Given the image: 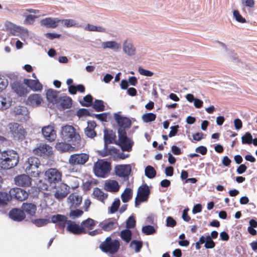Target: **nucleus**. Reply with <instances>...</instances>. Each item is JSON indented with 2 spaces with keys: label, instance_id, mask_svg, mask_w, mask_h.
<instances>
[{
  "label": "nucleus",
  "instance_id": "obj_1",
  "mask_svg": "<svg viewBox=\"0 0 257 257\" xmlns=\"http://www.w3.org/2000/svg\"><path fill=\"white\" fill-rule=\"evenodd\" d=\"M19 157L14 150H7L0 153V167L5 170L10 169L19 163Z\"/></svg>",
  "mask_w": 257,
  "mask_h": 257
},
{
  "label": "nucleus",
  "instance_id": "obj_2",
  "mask_svg": "<svg viewBox=\"0 0 257 257\" xmlns=\"http://www.w3.org/2000/svg\"><path fill=\"white\" fill-rule=\"evenodd\" d=\"M115 137V135L112 130L106 129L104 130V148L103 150L98 151L99 155L104 157L108 155L117 154L118 151L117 149L113 147L109 149L108 148V144H112Z\"/></svg>",
  "mask_w": 257,
  "mask_h": 257
},
{
  "label": "nucleus",
  "instance_id": "obj_3",
  "mask_svg": "<svg viewBox=\"0 0 257 257\" xmlns=\"http://www.w3.org/2000/svg\"><path fill=\"white\" fill-rule=\"evenodd\" d=\"M61 137L65 141L71 142L74 145L79 143L80 138L79 135L76 133L75 128L69 125L62 127Z\"/></svg>",
  "mask_w": 257,
  "mask_h": 257
},
{
  "label": "nucleus",
  "instance_id": "obj_4",
  "mask_svg": "<svg viewBox=\"0 0 257 257\" xmlns=\"http://www.w3.org/2000/svg\"><path fill=\"white\" fill-rule=\"evenodd\" d=\"M111 170L110 163L103 160H98L94 164L93 171L98 177L105 178Z\"/></svg>",
  "mask_w": 257,
  "mask_h": 257
},
{
  "label": "nucleus",
  "instance_id": "obj_5",
  "mask_svg": "<svg viewBox=\"0 0 257 257\" xmlns=\"http://www.w3.org/2000/svg\"><path fill=\"white\" fill-rule=\"evenodd\" d=\"M40 163L39 160L34 157H31L24 164V168L27 174L33 177H37L40 173L38 170Z\"/></svg>",
  "mask_w": 257,
  "mask_h": 257
},
{
  "label": "nucleus",
  "instance_id": "obj_6",
  "mask_svg": "<svg viewBox=\"0 0 257 257\" xmlns=\"http://www.w3.org/2000/svg\"><path fill=\"white\" fill-rule=\"evenodd\" d=\"M118 145L122 151L130 152L134 144L133 141L126 136L125 130L118 129Z\"/></svg>",
  "mask_w": 257,
  "mask_h": 257
},
{
  "label": "nucleus",
  "instance_id": "obj_7",
  "mask_svg": "<svg viewBox=\"0 0 257 257\" xmlns=\"http://www.w3.org/2000/svg\"><path fill=\"white\" fill-rule=\"evenodd\" d=\"M120 246L119 241L117 239L112 240L111 237H107L100 244V248L105 252L113 254L116 253Z\"/></svg>",
  "mask_w": 257,
  "mask_h": 257
},
{
  "label": "nucleus",
  "instance_id": "obj_8",
  "mask_svg": "<svg viewBox=\"0 0 257 257\" xmlns=\"http://www.w3.org/2000/svg\"><path fill=\"white\" fill-rule=\"evenodd\" d=\"M150 193V189L146 184L140 186L138 188L137 196L135 198V206L138 207L141 202L146 201Z\"/></svg>",
  "mask_w": 257,
  "mask_h": 257
},
{
  "label": "nucleus",
  "instance_id": "obj_9",
  "mask_svg": "<svg viewBox=\"0 0 257 257\" xmlns=\"http://www.w3.org/2000/svg\"><path fill=\"white\" fill-rule=\"evenodd\" d=\"M45 179L50 185H55L61 180V173L55 168H50L45 172Z\"/></svg>",
  "mask_w": 257,
  "mask_h": 257
},
{
  "label": "nucleus",
  "instance_id": "obj_10",
  "mask_svg": "<svg viewBox=\"0 0 257 257\" xmlns=\"http://www.w3.org/2000/svg\"><path fill=\"white\" fill-rule=\"evenodd\" d=\"M89 156L86 153L74 154L70 155L68 162L71 166L83 165L89 160Z\"/></svg>",
  "mask_w": 257,
  "mask_h": 257
},
{
  "label": "nucleus",
  "instance_id": "obj_11",
  "mask_svg": "<svg viewBox=\"0 0 257 257\" xmlns=\"http://www.w3.org/2000/svg\"><path fill=\"white\" fill-rule=\"evenodd\" d=\"M9 128L14 137L21 140L25 138L26 132L22 125L17 122L11 123Z\"/></svg>",
  "mask_w": 257,
  "mask_h": 257
},
{
  "label": "nucleus",
  "instance_id": "obj_12",
  "mask_svg": "<svg viewBox=\"0 0 257 257\" xmlns=\"http://www.w3.org/2000/svg\"><path fill=\"white\" fill-rule=\"evenodd\" d=\"M7 27L14 35L20 36L22 40H25L29 37V31L27 29L11 23L8 24Z\"/></svg>",
  "mask_w": 257,
  "mask_h": 257
},
{
  "label": "nucleus",
  "instance_id": "obj_13",
  "mask_svg": "<svg viewBox=\"0 0 257 257\" xmlns=\"http://www.w3.org/2000/svg\"><path fill=\"white\" fill-rule=\"evenodd\" d=\"M12 113L20 121H26L29 118L28 110L25 106H18L15 107Z\"/></svg>",
  "mask_w": 257,
  "mask_h": 257
},
{
  "label": "nucleus",
  "instance_id": "obj_14",
  "mask_svg": "<svg viewBox=\"0 0 257 257\" xmlns=\"http://www.w3.org/2000/svg\"><path fill=\"white\" fill-rule=\"evenodd\" d=\"M9 193L11 199L14 198L20 201L26 199L29 195L27 191L20 188H13L11 189L9 191Z\"/></svg>",
  "mask_w": 257,
  "mask_h": 257
},
{
  "label": "nucleus",
  "instance_id": "obj_15",
  "mask_svg": "<svg viewBox=\"0 0 257 257\" xmlns=\"http://www.w3.org/2000/svg\"><path fill=\"white\" fill-rule=\"evenodd\" d=\"M69 220L64 215L57 214L51 216V222L56 225L59 228H64L66 224H68Z\"/></svg>",
  "mask_w": 257,
  "mask_h": 257
},
{
  "label": "nucleus",
  "instance_id": "obj_16",
  "mask_svg": "<svg viewBox=\"0 0 257 257\" xmlns=\"http://www.w3.org/2000/svg\"><path fill=\"white\" fill-rule=\"evenodd\" d=\"M116 175L119 177L128 178L132 171L130 165H118L115 167Z\"/></svg>",
  "mask_w": 257,
  "mask_h": 257
},
{
  "label": "nucleus",
  "instance_id": "obj_17",
  "mask_svg": "<svg viewBox=\"0 0 257 257\" xmlns=\"http://www.w3.org/2000/svg\"><path fill=\"white\" fill-rule=\"evenodd\" d=\"M114 118L118 125L119 126V128H122L125 130V128H128L131 126V120L127 117L120 115L119 112L114 114Z\"/></svg>",
  "mask_w": 257,
  "mask_h": 257
},
{
  "label": "nucleus",
  "instance_id": "obj_18",
  "mask_svg": "<svg viewBox=\"0 0 257 257\" xmlns=\"http://www.w3.org/2000/svg\"><path fill=\"white\" fill-rule=\"evenodd\" d=\"M52 148L47 144H40L33 150V153L38 156H49L52 153Z\"/></svg>",
  "mask_w": 257,
  "mask_h": 257
},
{
  "label": "nucleus",
  "instance_id": "obj_19",
  "mask_svg": "<svg viewBox=\"0 0 257 257\" xmlns=\"http://www.w3.org/2000/svg\"><path fill=\"white\" fill-rule=\"evenodd\" d=\"M16 185L21 187H29L31 185L32 179L27 175L22 174L16 176L14 178Z\"/></svg>",
  "mask_w": 257,
  "mask_h": 257
},
{
  "label": "nucleus",
  "instance_id": "obj_20",
  "mask_svg": "<svg viewBox=\"0 0 257 257\" xmlns=\"http://www.w3.org/2000/svg\"><path fill=\"white\" fill-rule=\"evenodd\" d=\"M42 133L44 137L48 141L52 142L56 138V131L52 125L43 127L42 129Z\"/></svg>",
  "mask_w": 257,
  "mask_h": 257
},
{
  "label": "nucleus",
  "instance_id": "obj_21",
  "mask_svg": "<svg viewBox=\"0 0 257 257\" xmlns=\"http://www.w3.org/2000/svg\"><path fill=\"white\" fill-rule=\"evenodd\" d=\"M123 52L129 56H133L136 55V48L131 40H125L122 44Z\"/></svg>",
  "mask_w": 257,
  "mask_h": 257
},
{
  "label": "nucleus",
  "instance_id": "obj_22",
  "mask_svg": "<svg viewBox=\"0 0 257 257\" xmlns=\"http://www.w3.org/2000/svg\"><path fill=\"white\" fill-rule=\"evenodd\" d=\"M61 22V20L58 18H46L42 19L40 21V24L42 26H44L48 28H56L59 23Z\"/></svg>",
  "mask_w": 257,
  "mask_h": 257
},
{
  "label": "nucleus",
  "instance_id": "obj_23",
  "mask_svg": "<svg viewBox=\"0 0 257 257\" xmlns=\"http://www.w3.org/2000/svg\"><path fill=\"white\" fill-rule=\"evenodd\" d=\"M9 217L12 220L16 221H21L23 220L25 217V212L20 209L14 208L9 212Z\"/></svg>",
  "mask_w": 257,
  "mask_h": 257
},
{
  "label": "nucleus",
  "instance_id": "obj_24",
  "mask_svg": "<svg viewBox=\"0 0 257 257\" xmlns=\"http://www.w3.org/2000/svg\"><path fill=\"white\" fill-rule=\"evenodd\" d=\"M66 229L74 234H80L84 232V227L77 224L75 222L69 220Z\"/></svg>",
  "mask_w": 257,
  "mask_h": 257
},
{
  "label": "nucleus",
  "instance_id": "obj_25",
  "mask_svg": "<svg viewBox=\"0 0 257 257\" xmlns=\"http://www.w3.org/2000/svg\"><path fill=\"white\" fill-rule=\"evenodd\" d=\"M69 193V187L65 184L60 185L54 194L55 197L58 200L65 198Z\"/></svg>",
  "mask_w": 257,
  "mask_h": 257
},
{
  "label": "nucleus",
  "instance_id": "obj_26",
  "mask_svg": "<svg viewBox=\"0 0 257 257\" xmlns=\"http://www.w3.org/2000/svg\"><path fill=\"white\" fill-rule=\"evenodd\" d=\"M68 202L70 204L71 209L77 208L82 202V197L76 193L71 194L68 198Z\"/></svg>",
  "mask_w": 257,
  "mask_h": 257
},
{
  "label": "nucleus",
  "instance_id": "obj_27",
  "mask_svg": "<svg viewBox=\"0 0 257 257\" xmlns=\"http://www.w3.org/2000/svg\"><path fill=\"white\" fill-rule=\"evenodd\" d=\"M24 83L32 90L35 91H41L43 87L42 84L40 83L38 79L32 80L24 79Z\"/></svg>",
  "mask_w": 257,
  "mask_h": 257
},
{
  "label": "nucleus",
  "instance_id": "obj_28",
  "mask_svg": "<svg viewBox=\"0 0 257 257\" xmlns=\"http://www.w3.org/2000/svg\"><path fill=\"white\" fill-rule=\"evenodd\" d=\"M41 95L39 94H33L29 95L27 99V104L32 107L39 106L42 102Z\"/></svg>",
  "mask_w": 257,
  "mask_h": 257
},
{
  "label": "nucleus",
  "instance_id": "obj_29",
  "mask_svg": "<svg viewBox=\"0 0 257 257\" xmlns=\"http://www.w3.org/2000/svg\"><path fill=\"white\" fill-rule=\"evenodd\" d=\"M72 99L66 95L59 96L57 104H60L63 109L69 108L72 105Z\"/></svg>",
  "mask_w": 257,
  "mask_h": 257
},
{
  "label": "nucleus",
  "instance_id": "obj_30",
  "mask_svg": "<svg viewBox=\"0 0 257 257\" xmlns=\"http://www.w3.org/2000/svg\"><path fill=\"white\" fill-rule=\"evenodd\" d=\"M59 92L53 89H49L46 92V97L48 101L53 104L57 103L59 99L58 94Z\"/></svg>",
  "mask_w": 257,
  "mask_h": 257
},
{
  "label": "nucleus",
  "instance_id": "obj_31",
  "mask_svg": "<svg viewBox=\"0 0 257 257\" xmlns=\"http://www.w3.org/2000/svg\"><path fill=\"white\" fill-rule=\"evenodd\" d=\"M101 47L103 49H110L114 51H117L121 48V45L114 41H106L101 43Z\"/></svg>",
  "mask_w": 257,
  "mask_h": 257
},
{
  "label": "nucleus",
  "instance_id": "obj_32",
  "mask_svg": "<svg viewBox=\"0 0 257 257\" xmlns=\"http://www.w3.org/2000/svg\"><path fill=\"white\" fill-rule=\"evenodd\" d=\"M104 189L107 191L117 192L119 189V186L116 181L110 180L109 181L105 183Z\"/></svg>",
  "mask_w": 257,
  "mask_h": 257
},
{
  "label": "nucleus",
  "instance_id": "obj_33",
  "mask_svg": "<svg viewBox=\"0 0 257 257\" xmlns=\"http://www.w3.org/2000/svg\"><path fill=\"white\" fill-rule=\"evenodd\" d=\"M23 211L31 216L35 215L36 211V206L33 203H24L22 207Z\"/></svg>",
  "mask_w": 257,
  "mask_h": 257
},
{
  "label": "nucleus",
  "instance_id": "obj_34",
  "mask_svg": "<svg viewBox=\"0 0 257 257\" xmlns=\"http://www.w3.org/2000/svg\"><path fill=\"white\" fill-rule=\"evenodd\" d=\"M85 31L91 32H97L100 33H106L105 28L101 26H95L90 24H87L84 28Z\"/></svg>",
  "mask_w": 257,
  "mask_h": 257
},
{
  "label": "nucleus",
  "instance_id": "obj_35",
  "mask_svg": "<svg viewBox=\"0 0 257 257\" xmlns=\"http://www.w3.org/2000/svg\"><path fill=\"white\" fill-rule=\"evenodd\" d=\"M117 225L116 221L108 220L104 223H101V227L103 230L105 231H109L116 228Z\"/></svg>",
  "mask_w": 257,
  "mask_h": 257
},
{
  "label": "nucleus",
  "instance_id": "obj_36",
  "mask_svg": "<svg viewBox=\"0 0 257 257\" xmlns=\"http://www.w3.org/2000/svg\"><path fill=\"white\" fill-rule=\"evenodd\" d=\"M93 194L97 200L102 202H104V200L107 197V194L104 193L101 189L97 187L94 189Z\"/></svg>",
  "mask_w": 257,
  "mask_h": 257
},
{
  "label": "nucleus",
  "instance_id": "obj_37",
  "mask_svg": "<svg viewBox=\"0 0 257 257\" xmlns=\"http://www.w3.org/2000/svg\"><path fill=\"white\" fill-rule=\"evenodd\" d=\"M121 238L126 243H128L132 238V232L128 229H125L121 231L120 233Z\"/></svg>",
  "mask_w": 257,
  "mask_h": 257
},
{
  "label": "nucleus",
  "instance_id": "obj_38",
  "mask_svg": "<svg viewBox=\"0 0 257 257\" xmlns=\"http://www.w3.org/2000/svg\"><path fill=\"white\" fill-rule=\"evenodd\" d=\"M61 24L66 28L76 27L77 28L81 27V25H79L77 22L73 19H64L61 20Z\"/></svg>",
  "mask_w": 257,
  "mask_h": 257
},
{
  "label": "nucleus",
  "instance_id": "obj_39",
  "mask_svg": "<svg viewBox=\"0 0 257 257\" xmlns=\"http://www.w3.org/2000/svg\"><path fill=\"white\" fill-rule=\"evenodd\" d=\"M133 195V191L130 188H126L121 194V198L122 201L126 203L132 198Z\"/></svg>",
  "mask_w": 257,
  "mask_h": 257
},
{
  "label": "nucleus",
  "instance_id": "obj_40",
  "mask_svg": "<svg viewBox=\"0 0 257 257\" xmlns=\"http://www.w3.org/2000/svg\"><path fill=\"white\" fill-rule=\"evenodd\" d=\"M156 171L152 166L148 165L145 169V174L149 179H153L156 176Z\"/></svg>",
  "mask_w": 257,
  "mask_h": 257
},
{
  "label": "nucleus",
  "instance_id": "obj_41",
  "mask_svg": "<svg viewBox=\"0 0 257 257\" xmlns=\"http://www.w3.org/2000/svg\"><path fill=\"white\" fill-rule=\"evenodd\" d=\"M92 107L97 112L102 111L105 109L103 101L99 99L95 100L93 104Z\"/></svg>",
  "mask_w": 257,
  "mask_h": 257
},
{
  "label": "nucleus",
  "instance_id": "obj_42",
  "mask_svg": "<svg viewBox=\"0 0 257 257\" xmlns=\"http://www.w3.org/2000/svg\"><path fill=\"white\" fill-rule=\"evenodd\" d=\"M56 149L61 152H64L69 151L71 148V146L65 143H58L56 145Z\"/></svg>",
  "mask_w": 257,
  "mask_h": 257
},
{
  "label": "nucleus",
  "instance_id": "obj_43",
  "mask_svg": "<svg viewBox=\"0 0 257 257\" xmlns=\"http://www.w3.org/2000/svg\"><path fill=\"white\" fill-rule=\"evenodd\" d=\"M13 89L15 90V91L19 94L20 95H22L25 93V89L23 86V85L20 82H15L12 85Z\"/></svg>",
  "mask_w": 257,
  "mask_h": 257
},
{
  "label": "nucleus",
  "instance_id": "obj_44",
  "mask_svg": "<svg viewBox=\"0 0 257 257\" xmlns=\"http://www.w3.org/2000/svg\"><path fill=\"white\" fill-rule=\"evenodd\" d=\"M130 246L132 248L135 249L136 252H139L142 247L143 243L141 241L133 240L131 242Z\"/></svg>",
  "mask_w": 257,
  "mask_h": 257
},
{
  "label": "nucleus",
  "instance_id": "obj_45",
  "mask_svg": "<svg viewBox=\"0 0 257 257\" xmlns=\"http://www.w3.org/2000/svg\"><path fill=\"white\" fill-rule=\"evenodd\" d=\"M142 231L146 235L154 234L156 232L154 227L150 225H147L143 226Z\"/></svg>",
  "mask_w": 257,
  "mask_h": 257
},
{
  "label": "nucleus",
  "instance_id": "obj_46",
  "mask_svg": "<svg viewBox=\"0 0 257 257\" xmlns=\"http://www.w3.org/2000/svg\"><path fill=\"white\" fill-rule=\"evenodd\" d=\"M156 115L152 112L147 113L142 115V119L145 122H152L155 120Z\"/></svg>",
  "mask_w": 257,
  "mask_h": 257
},
{
  "label": "nucleus",
  "instance_id": "obj_47",
  "mask_svg": "<svg viewBox=\"0 0 257 257\" xmlns=\"http://www.w3.org/2000/svg\"><path fill=\"white\" fill-rule=\"evenodd\" d=\"M92 96L90 94H88L83 97V100L80 101V103L82 106L89 107L92 105Z\"/></svg>",
  "mask_w": 257,
  "mask_h": 257
},
{
  "label": "nucleus",
  "instance_id": "obj_48",
  "mask_svg": "<svg viewBox=\"0 0 257 257\" xmlns=\"http://www.w3.org/2000/svg\"><path fill=\"white\" fill-rule=\"evenodd\" d=\"M11 200L10 193L0 191V205H5Z\"/></svg>",
  "mask_w": 257,
  "mask_h": 257
},
{
  "label": "nucleus",
  "instance_id": "obj_49",
  "mask_svg": "<svg viewBox=\"0 0 257 257\" xmlns=\"http://www.w3.org/2000/svg\"><path fill=\"white\" fill-rule=\"evenodd\" d=\"M120 205V200L119 198H116L112 202L111 206L109 208V212L113 214L117 211Z\"/></svg>",
  "mask_w": 257,
  "mask_h": 257
},
{
  "label": "nucleus",
  "instance_id": "obj_50",
  "mask_svg": "<svg viewBox=\"0 0 257 257\" xmlns=\"http://www.w3.org/2000/svg\"><path fill=\"white\" fill-rule=\"evenodd\" d=\"M83 211L81 210L71 209L69 212V216L73 219L78 218L82 215Z\"/></svg>",
  "mask_w": 257,
  "mask_h": 257
},
{
  "label": "nucleus",
  "instance_id": "obj_51",
  "mask_svg": "<svg viewBox=\"0 0 257 257\" xmlns=\"http://www.w3.org/2000/svg\"><path fill=\"white\" fill-rule=\"evenodd\" d=\"M50 222L49 219L46 218L36 219L32 221L33 223L38 227L46 225Z\"/></svg>",
  "mask_w": 257,
  "mask_h": 257
},
{
  "label": "nucleus",
  "instance_id": "obj_52",
  "mask_svg": "<svg viewBox=\"0 0 257 257\" xmlns=\"http://www.w3.org/2000/svg\"><path fill=\"white\" fill-rule=\"evenodd\" d=\"M206 241L204 244V247L207 249L213 248L215 246V243L213 240V239L209 235L205 237Z\"/></svg>",
  "mask_w": 257,
  "mask_h": 257
},
{
  "label": "nucleus",
  "instance_id": "obj_53",
  "mask_svg": "<svg viewBox=\"0 0 257 257\" xmlns=\"http://www.w3.org/2000/svg\"><path fill=\"white\" fill-rule=\"evenodd\" d=\"M252 141V137L249 132H246L245 135L241 137V142L243 144H251Z\"/></svg>",
  "mask_w": 257,
  "mask_h": 257
},
{
  "label": "nucleus",
  "instance_id": "obj_54",
  "mask_svg": "<svg viewBox=\"0 0 257 257\" xmlns=\"http://www.w3.org/2000/svg\"><path fill=\"white\" fill-rule=\"evenodd\" d=\"M81 225L91 229L95 225V221L93 219L88 218L82 222Z\"/></svg>",
  "mask_w": 257,
  "mask_h": 257
},
{
  "label": "nucleus",
  "instance_id": "obj_55",
  "mask_svg": "<svg viewBox=\"0 0 257 257\" xmlns=\"http://www.w3.org/2000/svg\"><path fill=\"white\" fill-rule=\"evenodd\" d=\"M136 221L134 216H130L126 221L127 229L133 228L136 226Z\"/></svg>",
  "mask_w": 257,
  "mask_h": 257
},
{
  "label": "nucleus",
  "instance_id": "obj_56",
  "mask_svg": "<svg viewBox=\"0 0 257 257\" xmlns=\"http://www.w3.org/2000/svg\"><path fill=\"white\" fill-rule=\"evenodd\" d=\"M233 16L235 20L240 23L246 22L245 18H243L237 10H234L233 12Z\"/></svg>",
  "mask_w": 257,
  "mask_h": 257
},
{
  "label": "nucleus",
  "instance_id": "obj_57",
  "mask_svg": "<svg viewBox=\"0 0 257 257\" xmlns=\"http://www.w3.org/2000/svg\"><path fill=\"white\" fill-rule=\"evenodd\" d=\"M77 115L79 117L83 116H91L92 113L86 108H80L77 112Z\"/></svg>",
  "mask_w": 257,
  "mask_h": 257
},
{
  "label": "nucleus",
  "instance_id": "obj_58",
  "mask_svg": "<svg viewBox=\"0 0 257 257\" xmlns=\"http://www.w3.org/2000/svg\"><path fill=\"white\" fill-rule=\"evenodd\" d=\"M138 71L140 74L146 76L151 77L153 75V72L152 71L145 69L142 67L139 68Z\"/></svg>",
  "mask_w": 257,
  "mask_h": 257
},
{
  "label": "nucleus",
  "instance_id": "obj_59",
  "mask_svg": "<svg viewBox=\"0 0 257 257\" xmlns=\"http://www.w3.org/2000/svg\"><path fill=\"white\" fill-rule=\"evenodd\" d=\"M9 105V104L7 102L6 98L2 96H0V109H6Z\"/></svg>",
  "mask_w": 257,
  "mask_h": 257
},
{
  "label": "nucleus",
  "instance_id": "obj_60",
  "mask_svg": "<svg viewBox=\"0 0 257 257\" xmlns=\"http://www.w3.org/2000/svg\"><path fill=\"white\" fill-rule=\"evenodd\" d=\"M176 225V220L171 216H168L166 219V226L174 227Z\"/></svg>",
  "mask_w": 257,
  "mask_h": 257
},
{
  "label": "nucleus",
  "instance_id": "obj_61",
  "mask_svg": "<svg viewBox=\"0 0 257 257\" xmlns=\"http://www.w3.org/2000/svg\"><path fill=\"white\" fill-rule=\"evenodd\" d=\"M84 132L85 134L88 138H93L96 135V134L94 130L89 128V127H86Z\"/></svg>",
  "mask_w": 257,
  "mask_h": 257
},
{
  "label": "nucleus",
  "instance_id": "obj_62",
  "mask_svg": "<svg viewBox=\"0 0 257 257\" xmlns=\"http://www.w3.org/2000/svg\"><path fill=\"white\" fill-rule=\"evenodd\" d=\"M179 125H176L170 127V132L169 134L168 137L172 138L176 135L178 132Z\"/></svg>",
  "mask_w": 257,
  "mask_h": 257
},
{
  "label": "nucleus",
  "instance_id": "obj_63",
  "mask_svg": "<svg viewBox=\"0 0 257 257\" xmlns=\"http://www.w3.org/2000/svg\"><path fill=\"white\" fill-rule=\"evenodd\" d=\"M8 85L7 79L2 78L0 75V92L4 90Z\"/></svg>",
  "mask_w": 257,
  "mask_h": 257
},
{
  "label": "nucleus",
  "instance_id": "obj_64",
  "mask_svg": "<svg viewBox=\"0 0 257 257\" xmlns=\"http://www.w3.org/2000/svg\"><path fill=\"white\" fill-rule=\"evenodd\" d=\"M36 16L32 15H29L26 16V18L24 21L25 24H32L34 22L35 19L36 18Z\"/></svg>",
  "mask_w": 257,
  "mask_h": 257
}]
</instances>
